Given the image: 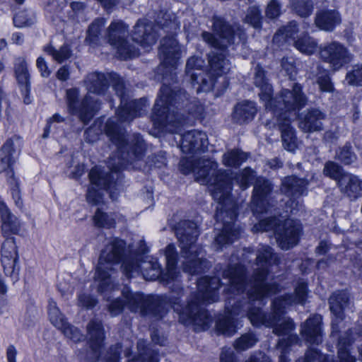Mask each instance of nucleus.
Wrapping results in <instances>:
<instances>
[{"label": "nucleus", "mask_w": 362, "mask_h": 362, "mask_svg": "<svg viewBox=\"0 0 362 362\" xmlns=\"http://www.w3.org/2000/svg\"><path fill=\"white\" fill-rule=\"evenodd\" d=\"M281 71H284L291 80H293L296 74L293 61L284 57L281 59Z\"/></svg>", "instance_id": "obj_58"}, {"label": "nucleus", "mask_w": 362, "mask_h": 362, "mask_svg": "<svg viewBox=\"0 0 362 362\" xmlns=\"http://www.w3.org/2000/svg\"><path fill=\"white\" fill-rule=\"evenodd\" d=\"M298 28L296 21H291L287 25L278 30L274 36V42H280L282 40L295 39V35L298 33Z\"/></svg>", "instance_id": "obj_47"}, {"label": "nucleus", "mask_w": 362, "mask_h": 362, "mask_svg": "<svg viewBox=\"0 0 362 362\" xmlns=\"http://www.w3.org/2000/svg\"><path fill=\"white\" fill-rule=\"evenodd\" d=\"M213 30L217 35L204 31L202 33V37L211 47L224 51L230 45L233 43L234 33L231 26L221 17L214 16Z\"/></svg>", "instance_id": "obj_15"}, {"label": "nucleus", "mask_w": 362, "mask_h": 362, "mask_svg": "<svg viewBox=\"0 0 362 362\" xmlns=\"http://www.w3.org/2000/svg\"><path fill=\"white\" fill-rule=\"evenodd\" d=\"M105 24V20L104 18H96L88 27L86 42L92 45H96L99 41V35Z\"/></svg>", "instance_id": "obj_42"}, {"label": "nucleus", "mask_w": 362, "mask_h": 362, "mask_svg": "<svg viewBox=\"0 0 362 362\" xmlns=\"http://www.w3.org/2000/svg\"><path fill=\"white\" fill-rule=\"evenodd\" d=\"M347 83L351 86H362V65H356L346 76Z\"/></svg>", "instance_id": "obj_51"}, {"label": "nucleus", "mask_w": 362, "mask_h": 362, "mask_svg": "<svg viewBox=\"0 0 362 362\" xmlns=\"http://www.w3.org/2000/svg\"><path fill=\"white\" fill-rule=\"evenodd\" d=\"M351 330L346 333L348 338L341 337L338 344V357L341 362H355V358L350 354L349 346L353 340L349 337Z\"/></svg>", "instance_id": "obj_41"}, {"label": "nucleus", "mask_w": 362, "mask_h": 362, "mask_svg": "<svg viewBox=\"0 0 362 362\" xmlns=\"http://www.w3.org/2000/svg\"><path fill=\"white\" fill-rule=\"evenodd\" d=\"M247 159L246 155L239 151H231L223 156V163L228 167H238Z\"/></svg>", "instance_id": "obj_49"}, {"label": "nucleus", "mask_w": 362, "mask_h": 362, "mask_svg": "<svg viewBox=\"0 0 362 362\" xmlns=\"http://www.w3.org/2000/svg\"><path fill=\"white\" fill-rule=\"evenodd\" d=\"M11 185V190L12 198L17 207L21 209L23 207V200L21 197V192L18 187V184L15 181L14 179L8 180Z\"/></svg>", "instance_id": "obj_59"}, {"label": "nucleus", "mask_w": 362, "mask_h": 362, "mask_svg": "<svg viewBox=\"0 0 362 362\" xmlns=\"http://www.w3.org/2000/svg\"><path fill=\"white\" fill-rule=\"evenodd\" d=\"M97 303V300L90 295L81 293L78 297V305L81 307L88 309L93 308Z\"/></svg>", "instance_id": "obj_61"}, {"label": "nucleus", "mask_w": 362, "mask_h": 362, "mask_svg": "<svg viewBox=\"0 0 362 362\" xmlns=\"http://www.w3.org/2000/svg\"><path fill=\"white\" fill-rule=\"evenodd\" d=\"M321 59L329 64L334 71L339 70L351 62L352 57L348 49L342 44L332 42L320 49Z\"/></svg>", "instance_id": "obj_16"}, {"label": "nucleus", "mask_w": 362, "mask_h": 362, "mask_svg": "<svg viewBox=\"0 0 362 362\" xmlns=\"http://www.w3.org/2000/svg\"><path fill=\"white\" fill-rule=\"evenodd\" d=\"M90 185L88 189V202L98 205L103 202L105 192H108L110 197L115 200L118 196L117 183L112 181V173L105 172L100 168H93L89 174Z\"/></svg>", "instance_id": "obj_12"}, {"label": "nucleus", "mask_w": 362, "mask_h": 362, "mask_svg": "<svg viewBox=\"0 0 362 362\" xmlns=\"http://www.w3.org/2000/svg\"><path fill=\"white\" fill-rule=\"evenodd\" d=\"M197 165V159L194 158H182L180 161V170L185 175L195 173Z\"/></svg>", "instance_id": "obj_54"}, {"label": "nucleus", "mask_w": 362, "mask_h": 362, "mask_svg": "<svg viewBox=\"0 0 362 362\" xmlns=\"http://www.w3.org/2000/svg\"><path fill=\"white\" fill-rule=\"evenodd\" d=\"M281 4L277 0H271L266 8V16L271 19L276 18L281 13Z\"/></svg>", "instance_id": "obj_57"}, {"label": "nucleus", "mask_w": 362, "mask_h": 362, "mask_svg": "<svg viewBox=\"0 0 362 362\" xmlns=\"http://www.w3.org/2000/svg\"><path fill=\"white\" fill-rule=\"evenodd\" d=\"M271 182L265 178L257 179L252 193V213L262 214L269 207V196L272 191Z\"/></svg>", "instance_id": "obj_22"}, {"label": "nucleus", "mask_w": 362, "mask_h": 362, "mask_svg": "<svg viewBox=\"0 0 362 362\" xmlns=\"http://www.w3.org/2000/svg\"><path fill=\"white\" fill-rule=\"evenodd\" d=\"M203 64L204 61L201 58L191 57L186 64V74L191 78V74L195 73L194 71L198 70L201 72L200 69L203 66Z\"/></svg>", "instance_id": "obj_56"}, {"label": "nucleus", "mask_w": 362, "mask_h": 362, "mask_svg": "<svg viewBox=\"0 0 362 362\" xmlns=\"http://www.w3.org/2000/svg\"><path fill=\"white\" fill-rule=\"evenodd\" d=\"M317 82L322 91L332 92L333 90V85L331 82L330 77L327 73L319 76Z\"/></svg>", "instance_id": "obj_60"}, {"label": "nucleus", "mask_w": 362, "mask_h": 362, "mask_svg": "<svg viewBox=\"0 0 362 362\" xmlns=\"http://www.w3.org/2000/svg\"><path fill=\"white\" fill-rule=\"evenodd\" d=\"M254 83L260 90L259 96L260 100L264 103L267 110L271 111L274 108L282 106L281 104L283 101L281 98V95L282 91L285 89H282L278 96L273 98L272 87L267 81V78L265 76V71L259 65H257L255 67Z\"/></svg>", "instance_id": "obj_18"}, {"label": "nucleus", "mask_w": 362, "mask_h": 362, "mask_svg": "<svg viewBox=\"0 0 362 362\" xmlns=\"http://www.w3.org/2000/svg\"><path fill=\"white\" fill-rule=\"evenodd\" d=\"M36 22V15L30 9H25L18 12L13 17V23L16 27L23 28L30 26Z\"/></svg>", "instance_id": "obj_45"}, {"label": "nucleus", "mask_w": 362, "mask_h": 362, "mask_svg": "<svg viewBox=\"0 0 362 362\" xmlns=\"http://www.w3.org/2000/svg\"><path fill=\"white\" fill-rule=\"evenodd\" d=\"M21 142V138L14 136L8 139L0 150V173H5L8 180L14 179L11 165L15 162V154Z\"/></svg>", "instance_id": "obj_24"}, {"label": "nucleus", "mask_w": 362, "mask_h": 362, "mask_svg": "<svg viewBox=\"0 0 362 362\" xmlns=\"http://www.w3.org/2000/svg\"><path fill=\"white\" fill-rule=\"evenodd\" d=\"M262 19L259 8L257 6L250 7V26L257 32L261 30Z\"/></svg>", "instance_id": "obj_55"}, {"label": "nucleus", "mask_w": 362, "mask_h": 362, "mask_svg": "<svg viewBox=\"0 0 362 362\" xmlns=\"http://www.w3.org/2000/svg\"><path fill=\"white\" fill-rule=\"evenodd\" d=\"M1 262L5 274L13 282L19 279V259L17 247L13 238H7L1 245Z\"/></svg>", "instance_id": "obj_17"}, {"label": "nucleus", "mask_w": 362, "mask_h": 362, "mask_svg": "<svg viewBox=\"0 0 362 362\" xmlns=\"http://www.w3.org/2000/svg\"><path fill=\"white\" fill-rule=\"evenodd\" d=\"M341 23V15L336 9L324 8L316 13L315 23L322 30L332 32Z\"/></svg>", "instance_id": "obj_32"}, {"label": "nucleus", "mask_w": 362, "mask_h": 362, "mask_svg": "<svg viewBox=\"0 0 362 362\" xmlns=\"http://www.w3.org/2000/svg\"><path fill=\"white\" fill-rule=\"evenodd\" d=\"M281 98L282 106L271 111L276 117L284 148L288 151H294L297 148V141L295 129L291 123L296 117L298 112L306 105L307 98L302 93L301 86L294 83L292 90L282 91Z\"/></svg>", "instance_id": "obj_6"}, {"label": "nucleus", "mask_w": 362, "mask_h": 362, "mask_svg": "<svg viewBox=\"0 0 362 362\" xmlns=\"http://www.w3.org/2000/svg\"><path fill=\"white\" fill-rule=\"evenodd\" d=\"M220 286V279L216 276L201 277L197 280V292L191 296L185 307L180 303L182 289L179 284L173 286L168 298H154L146 296L141 293H132L125 286L122 291V296L112 300L107 305V308L113 317L122 313L124 308H127L132 313L161 319L168 307H171L179 315L181 323L192 325L196 332H200L206 329L212 322L211 315L202 305L218 300V289Z\"/></svg>", "instance_id": "obj_1"}, {"label": "nucleus", "mask_w": 362, "mask_h": 362, "mask_svg": "<svg viewBox=\"0 0 362 362\" xmlns=\"http://www.w3.org/2000/svg\"><path fill=\"white\" fill-rule=\"evenodd\" d=\"M64 334L69 339H71L75 342L81 341L83 339V334L81 333L80 330L66 322V325L64 327L59 328Z\"/></svg>", "instance_id": "obj_53"}, {"label": "nucleus", "mask_w": 362, "mask_h": 362, "mask_svg": "<svg viewBox=\"0 0 362 362\" xmlns=\"http://www.w3.org/2000/svg\"><path fill=\"white\" fill-rule=\"evenodd\" d=\"M48 314L51 323L57 329L64 327L66 325V319L60 312L56 302L52 299L49 300Z\"/></svg>", "instance_id": "obj_43"}, {"label": "nucleus", "mask_w": 362, "mask_h": 362, "mask_svg": "<svg viewBox=\"0 0 362 362\" xmlns=\"http://www.w3.org/2000/svg\"><path fill=\"white\" fill-rule=\"evenodd\" d=\"M14 73L23 97L24 103L27 105L30 104L32 98L30 95V74L24 58L18 57L15 59Z\"/></svg>", "instance_id": "obj_28"}, {"label": "nucleus", "mask_w": 362, "mask_h": 362, "mask_svg": "<svg viewBox=\"0 0 362 362\" xmlns=\"http://www.w3.org/2000/svg\"><path fill=\"white\" fill-rule=\"evenodd\" d=\"M208 59L211 74L214 76L226 74L230 69V63L223 52H211Z\"/></svg>", "instance_id": "obj_35"}, {"label": "nucleus", "mask_w": 362, "mask_h": 362, "mask_svg": "<svg viewBox=\"0 0 362 362\" xmlns=\"http://www.w3.org/2000/svg\"><path fill=\"white\" fill-rule=\"evenodd\" d=\"M294 47L300 52L306 54H313L316 49L317 42L308 34H305L294 40Z\"/></svg>", "instance_id": "obj_40"}, {"label": "nucleus", "mask_w": 362, "mask_h": 362, "mask_svg": "<svg viewBox=\"0 0 362 362\" xmlns=\"http://www.w3.org/2000/svg\"><path fill=\"white\" fill-rule=\"evenodd\" d=\"M235 349L238 351H242L247 349L249 347V335L245 334L238 338L234 344Z\"/></svg>", "instance_id": "obj_64"}, {"label": "nucleus", "mask_w": 362, "mask_h": 362, "mask_svg": "<svg viewBox=\"0 0 362 362\" xmlns=\"http://www.w3.org/2000/svg\"><path fill=\"white\" fill-rule=\"evenodd\" d=\"M223 276L227 281V293L238 296L245 291L247 281L245 269L243 265L237 264L228 266L223 272Z\"/></svg>", "instance_id": "obj_23"}, {"label": "nucleus", "mask_w": 362, "mask_h": 362, "mask_svg": "<svg viewBox=\"0 0 362 362\" xmlns=\"http://www.w3.org/2000/svg\"><path fill=\"white\" fill-rule=\"evenodd\" d=\"M217 168L216 161L198 158L194 175L197 182L209 185L212 197L218 202L215 216L217 221L222 222L223 225L214 240L217 250H219L237 240L240 232L233 224L237 216V209L231 197V178L226 170Z\"/></svg>", "instance_id": "obj_3"}, {"label": "nucleus", "mask_w": 362, "mask_h": 362, "mask_svg": "<svg viewBox=\"0 0 362 362\" xmlns=\"http://www.w3.org/2000/svg\"><path fill=\"white\" fill-rule=\"evenodd\" d=\"M109 81L108 74H105L98 71L88 74L84 81L88 92L98 95L105 93L108 88Z\"/></svg>", "instance_id": "obj_34"}, {"label": "nucleus", "mask_w": 362, "mask_h": 362, "mask_svg": "<svg viewBox=\"0 0 362 362\" xmlns=\"http://www.w3.org/2000/svg\"><path fill=\"white\" fill-rule=\"evenodd\" d=\"M308 181L295 176H288L281 182V192L291 199H296L307 194Z\"/></svg>", "instance_id": "obj_30"}, {"label": "nucleus", "mask_w": 362, "mask_h": 362, "mask_svg": "<svg viewBox=\"0 0 362 362\" xmlns=\"http://www.w3.org/2000/svg\"><path fill=\"white\" fill-rule=\"evenodd\" d=\"M289 4L291 10L301 18L310 16L314 9L312 0H290Z\"/></svg>", "instance_id": "obj_38"}, {"label": "nucleus", "mask_w": 362, "mask_h": 362, "mask_svg": "<svg viewBox=\"0 0 362 362\" xmlns=\"http://www.w3.org/2000/svg\"><path fill=\"white\" fill-rule=\"evenodd\" d=\"M0 213L2 221V232L6 236L8 232L16 233L18 230L19 223L16 217L13 215L6 205L0 202Z\"/></svg>", "instance_id": "obj_37"}, {"label": "nucleus", "mask_w": 362, "mask_h": 362, "mask_svg": "<svg viewBox=\"0 0 362 362\" xmlns=\"http://www.w3.org/2000/svg\"><path fill=\"white\" fill-rule=\"evenodd\" d=\"M202 72L192 73L191 74V83L194 86L199 85L197 91H209L212 90L215 86V81L214 78L209 77L206 78L202 76Z\"/></svg>", "instance_id": "obj_48"}, {"label": "nucleus", "mask_w": 362, "mask_h": 362, "mask_svg": "<svg viewBox=\"0 0 362 362\" xmlns=\"http://www.w3.org/2000/svg\"><path fill=\"white\" fill-rule=\"evenodd\" d=\"M349 303V295L345 291H337L333 293L329 298V310L335 316L332 320V334L338 332L337 324L339 321L343 320V313Z\"/></svg>", "instance_id": "obj_29"}, {"label": "nucleus", "mask_w": 362, "mask_h": 362, "mask_svg": "<svg viewBox=\"0 0 362 362\" xmlns=\"http://www.w3.org/2000/svg\"><path fill=\"white\" fill-rule=\"evenodd\" d=\"M44 50L49 55L52 56L54 60L58 63H62L71 56V50L68 45H64L59 49L51 45L45 47Z\"/></svg>", "instance_id": "obj_46"}, {"label": "nucleus", "mask_w": 362, "mask_h": 362, "mask_svg": "<svg viewBox=\"0 0 362 362\" xmlns=\"http://www.w3.org/2000/svg\"><path fill=\"white\" fill-rule=\"evenodd\" d=\"M322 317L320 315H314L308 318L301 329V334L304 339L310 344H319L322 341Z\"/></svg>", "instance_id": "obj_31"}, {"label": "nucleus", "mask_w": 362, "mask_h": 362, "mask_svg": "<svg viewBox=\"0 0 362 362\" xmlns=\"http://www.w3.org/2000/svg\"><path fill=\"white\" fill-rule=\"evenodd\" d=\"M175 234L180 243L181 255L185 260L183 271L194 275L204 272L211 267L204 258L202 247L196 244L199 231L197 224L191 221H181L175 229Z\"/></svg>", "instance_id": "obj_8"}, {"label": "nucleus", "mask_w": 362, "mask_h": 362, "mask_svg": "<svg viewBox=\"0 0 362 362\" xmlns=\"http://www.w3.org/2000/svg\"><path fill=\"white\" fill-rule=\"evenodd\" d=\"M339 187L342 193L351 200H355L362 194V180L357 175L345 173L339 180Z\"/></svg>", "instance_id": "obj_33"}, {"label": "nucleus", "mask_w": 362, "mask_h": 362, "mask_svg": "<svg viewBox=\"0 0 362 362\" xmlns=\"http://www.w3.org/2000/svg\"><path fill=\"white\" fill-rule=\"evenodd\" d=\"M165 256V272L161 271L160 265L157 261L144 260L143 255L136 252V255H130L124 259L122 272L128 279L141 274L146 280L154 281L160 277L162 281L169 284L177 277L176 271L177 253L174 245L170 244L166 247Z\"/></svg>", "instance_id": "obj_5"}, {"label": "nucleus", "mask_w": 362, "mask_h": 362, "mask_svg": "<svg viewBox=\"0 0 362 362\" xmlns=\"http://www.w3.org/2000/svg\"><path fill=\"white\" fill-rule=\"evenodd\" d=\"M128 26L121 21H114L109 25L107 33L110 44L117 49L122 59L138 56L139 49L127 41Z\"/></svg>", "instance_id": "obj_14"}, {"label": "nucleus", "mask_w": 362, "mask_h": 362, "mask_svg": "<svg viewBox=\"0 0 362 362\" xmlns=\"http://www.w3.org/2000/svg\"><path fill=\"white\" fill-rule=\"evenodd\" d=\"M79 90L70 88L66 90V103L69 112L77 115L79 119L85 124H88L100 107V102L89 94L78 101Z\"/></svg>", "instance_id": "obj_13"}, {"label": "nucleus", "mask_w": 362, "mask_h": 362, "mask_svg": "<svg viewBox=\"0 0 362 362\" xmlns=\"http://www.w3.org/2000/svg\"><path fill=\"white\" fill-rule=\"evenodd\" d=\"M87 332L89 336L88 341L90 348L87 361L88 362H98L105 339L102 322L96 319L90 320L87 325Z\"/></svg>", "instance_id": "obj_20"}, {"label": "nucleus", "mask_w": 362, "mask_h": 362, "mask_svg": "<svg viewBox=\"0 0 362 362\" xmlns=\"http://www.w3.org/2000/svg\"><path fill=\"white\" fill-rule=\"evenodd\" d=\"M128 362H159L158 351L146 343L144 339L137 341V355Z\"/></svg>", "instance_id": "obj_36"}, {"label": "nucleus", "mask_w": 362, "mask_h": 362, "mask_svg": "<svg viewBox=\"0 0 362 362\" xmlns=\"http://www.w3.org/2000/svg\"><path fill=\"white\" fill-rule=\"evenodd\" d=\"M207 145V136L203 132L192 130L180 136V149L185 153L204 151Z\"/></svg>", "instance_id": "obj_26"}, {"label": "nucleus", "mask_w": 362, "mask_h": 362, "mask_svg": "<svg viewBox=\"0 0 362 362\" xmlns=\"http://www.w3.org/2000/svg\"><path fill=\"white\" fill-rule=\"evenodd\" d=\"M136 253L130 248V246L127 250L126 243L118 238L112 239L105 245L101 251L94 276L95 280L98 282L99 292L103 293L115 288L113 279L115 269L113 265L117 264L122 258H123L122 264H124L127 257L134 255Z\"/></svg>", "instance_id": "obj_9"}, {"label": "nucleus", "mask_w": 362, "mask_h": 362, "mask_svg": "<svg viewBox=\"0 0 362 362\" xmlns=\"http://www.w3.org/2000/svg\"><path fill=\"white\" fill-rule=\"evenodd\" d=\"M157 34L152 23L147 19H141L134 27L132 39L144 49L154 45L157 40Z\"/></svg>", "instance_id": "obj_25"}, {"label": "nucleus", "mask_w": 362, "mask_h": 362, "mask_svg": "<svg viewBox=\"0 0 362 362\" xmlns=\"http://www.w3.org/2000/svg\"><path fill=\"white\" fill-rule=\"evenodd\" d=\"M325 118V113L320 110L309 109L299 116L298 127L305 133L320 132L323 129V121Z\"/></svg>", "instance_id": "obj_27"}, {"label": "nucleus", "mask_w": 362, "mask_h": 362, "mask_svg": "<svg viewBox=\"0 0 362 362\" xmlns=\"http://www.w3.org/2000/svg\"><path fill=\"white\" fill-rule=\"evenodd\" d=\"M279 263V259L272 247L264 245L258 250L257 268L252 277L253 284L250 285V323L256 327L264 325L273 327V332L276 335L283 337L277 343V346L282 349L279 362H289L286 356L287 349L298 341V337L292 333L295 329L293 320L283 315L285 314L286 307L305 303L307 297V284L305 282H298L295 289V295L286 294L276 298L272 304V312L269 314L264 313L259 308L260 305H264L263 299L279 291L276 283L267 281L269 267Z\"/></svg>", "instance_id": "obj_2"}, {"label": "nucleus", "mask_w": 362, "mask_h": 362, "mask_svg": "<svg viewBox=\"0 0 362 362\" xmlns=\"http://www.w3.org/2000/svg\"><path fill=\"white\" fill-rule=\"evenodd\" d=\"M93 222L98 228H111L115 226V215L107 214L100 209H98L93 216Z\"/></svg>", "instance_id": "obj_44"}, {"label": "nucleus", "mask_w": 362, "mask_h": 362, "mask_svg": "<svg viewBox=\"0 0 362 362\" xmlns=\"http://www.w3.org/2000/svg\"><path fill=\"white\" fill-rule=\"evenodd\" d=\"M249 117V102L245 100L238 103L234 107L232 114V119L238 124L245 123Z\"/></svg>", "instance_id": "obj_50"}, {"label": "nucleus", "mask_w": 362, "mask_h": 362, "mask_svg": "<svg viewBox=\"0 0 362 362\" xmlns=\"http://www.w3.org/2000/svg\"><path fill=\"white\" fill-rule=\"evenodd\" d=\"M148 163L150 165H154L156 168H162L165 166L167 163L165 153L160 151L156 154L153 155L151 158H148Z\"/></svg>", "instance_id": "obj_62"}, {"label": "nucleus", "mask_w": 362, "mask_h": 362, "mask_svg": "<svg viewBox=\"0 0 362 362\" xmlns=\"http://www.w3.org/2000/svg\"><path fill=\"white\" fill-rule=\"evenodd\" d=\"M341 167L339 164L334 161H327L325 164L323 173L325 175L334 180H337L339 182V180L341 177Z\"/></svg>", "instance_id": "obj_52"}, {"label": "nucleus", "mask_w": 362, "mask_h": 362, "mask_svg": "<svg viewBox=\"0 0 362 362\" xmlns=\"http://www.w3.org/2000/svg\"><path fill=\"white\" fill-rule=\"evenodd\" d=\"M255 231H268L274 230L277 242L283 250H288L295 246L301 232V227L297 221L286 219L282 223L278 224L277 219L269 217L261 220L254 226Z\"/></svg>", "instance_id": "obj_10"}, {"label": "nucleus", "mask_w": 362, "mask_h": 362, "mask_svg": "<svg viewBox=\"0 0 362 362\" xmlns=\"http://www.w3.org/2000/svg\"><path fill=\"white\" fill-rule=\"evenodd\" d=\"M161 65L165 68V73L171 72L175 69L181 57V49L179 43L174 37H167L162 39L158 52Z\"/></svg>", "instance_id": "obj_19"}, {"label": "nucleus", "mask_w": 362, "mask_h": 362, "mask_svg": "<svg viewBox=\"0 0 362 362\" xmlns=\"http://www.w3.org/2000/svg\"><path fill=\"white\" fill-rule=\"evenodd\" d=\"M105 132L111 142L117 148V161L114 163L109 162L110 168L112 173H116L125 168L128 163H133L136 160H141L144 156L146 146L139 134H133L127 139L124 129L120 127L117 122L110 119L105 124Z\"/></svg>", "instance_id": "obj_7"}, {"label": "nucleus", "mask_w": 362, "mask_h": 362, "mask_svg": "<svg viewBox=\"0 0 362 362\" xmlns=\"http://www.w3.org/2000/svg\"><path fill=\"white\" fill-rule=\"evenodd\" d=\"M185 108L194 118L202 116L203 107L198 101L189 98L185 90L167 86L165 82L160 88L151 115L153 124L172 133H179L181 127L188 122V118L175 109Z\"/></svg>", "instance_id": "obj_4"}, {"label": "nucleus", "mask_w": 362, "mask_h": 362, "mask_svg": "<svg viewBox=\"0 0 362 362\" xmlns=\"http://www.w3.org/2000/svg\"><path fill=\"white\" fill-rule=\"evenodd\" d=\"M122 348V346L120 344L111 346L109 350V356L103 362H119Z\"/></svg>", "instance_id": "obj_63"}, {"label": "nucleus", "mask_w": 362, "mask_h": 362, "mask_svg": "<svg viewBox=\"0 0 362 362\" xmlns=\"http://www.w3.org/2000/svg\"><path fill=\"white\" fill-rule=\"evenodd\" d=\"M108 78L110 79L109 83L112 85L120 100V106L117 111L118 119L121 122H131L134 118L140 117L149 105L147 99L142 98L129 101L124 81L119 75L116 73H109Z\"/></svg>", "instance_id": "obj_11"}, {"label": "nucleus", "mask_w": 362, "mask_h": 362, "mask_svg": "<svg viewBox=\"0 0 362 362\" xmlns=\"http://www.w3.org/2000/svg\"><path fill=\"white\" fill-rule=\"evenodd\" d=\"M228 309V313L221 317L216 322V329L220 333L230 336L235 332V327L233 321L234 315H241L249 318V305L247 300L242 302L239 299Z\"/></svg>", "instance_id": "obj_21"}, {"label": "nucleus", "mask_w": 362, "mask_h": 362, "mask_svg": "<svg viewBox=\"0 0 362 362\" xmlns=\"http://www.w3.org/2000/svg\"><path fill=\"white\" fill-rule=\"evenodd\" d=\"M335 158L345 165H349L357 160V156L349 143L336 150Z\"/></svg>", "instance_id": "obj_39"}]
</instances>
